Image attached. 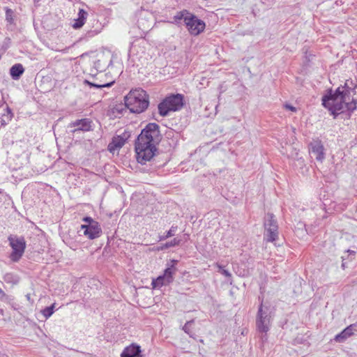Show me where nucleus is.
Masks as SVG:
<instances>
[{
	"mask_svg": "<svg viewBox=\"0 0 357 357\" xmlns=\"http://www.w3.org/2000/svg\"><path fill=\"white\" fill-rule=\"evenodd\" d=\"M160 142V131L158 124L149 123L138 136L135 142L137 160L146 164L151 161L157 151L156 145Z\"/></svg>",
	"mask_w": 357,
	"mask_h": 357,
	"instance_id": "1",
	"label": "nucleus"
},
{
	"mask_svg": "<svg viewBox=\"0 0 357 357\" xmlns=\"http://www.w3.org/2000/svg\"><path fill=\"white\" fill-rule=\"evenodd\" d=\"M284 107H285L287 109H289V110H290V111H291V112H296V108L295 107L292 106V105H290L286 104V105H284Z\"/></svg>",
	"mask_w": 357,
	"mask_h": 357,
	"instance_id": "30",
	"label": "nucleus"
},
{
	"mask_svg": "<svg viewBox=\"0 0 357 357\" xmlns=\"http://www.w3.org/2000/svg\"><path fill=\"white\" fill-rule=\"evenodd\" d=\"M8 240L13 250L10 258L13 261H17L22 257L26 248L24 238L23 237L10 235L8 236Z\"/></svg>",
	"mask_w": 357,
	"mask_h": 357,
	"instance_id": "5",
	"label": "nucleus"
},
{
	"mask_svg": "<svg viewBox=\"0 0 357 357\" xmlns=\"http://www.w3.org/2000/svg\"><path fill=\"white\" fill-rule=\"evenodd\" d=\"M264 238L267 241L273 242L278 238V225L273 214H267L264 222Z\"/></svg>",
	"mask_w": 357,
	"mask_h": 357,
	"instance_id": "7",
	"label": "nucleus"
},
{
	"mask_svg": "<svg viewBox=\"0 0 357 357\" xmlns=\"http://www.w3.org/2000/svg\"><path fill=\"white\" fill-rule=\"evenodd\" d=\"M70 126L71 127H77V128L75 129L74 132H75L77 130L88 131L91 128V121L86 119H84L72 122Z\"/></svg>",
	"mask_w": 357,
	"mask_h": 357,
	"instance_id": "13",
	"label": "nucleus"
},
{
	"mask_svg": "<svg viewBox=\"0 0 357 357\" xmlns=\"http://www.w3.org/2000/svg\"><path fill=\"white\" fill-rule=\"evenodd\" d=\"M220 273L225 276L226 278H231V274L227 270H222L220 271Z\"/></svg>",
	"mask_w": 357,
	"mask_h": 357,
	"instance_id": "29",
	"label": "nucleus"
},
{
	"mask_svg": "<svg viewBox=\"0 0 357 357\" xmlns=\"http://www.w3.org/2000/svg\"><path fill=\"white\" fill-rule=\"evenodd\" d=\"M176 231V227H172L171 229L166 233L165 235L160 236L159 237V241H163L167 238L174 236Z\"/></svg>",
	"mask_w": 357,
	"mask_h": 357,
	"instance_id": "24",
	"label": "nucleus"
},
{
	"mask_svg": "<svg viewBox=\"0 0 357 357\" xmlns=\"http://www.w3.org/2000/svg\"><path fill=\"white\" fill-rule=\"evenodd\" d=\"M11 14H12V11H11V10L8 9V10H6V17H7V20H9V17H10Z\"/></svg>",
	"mask_w": 357,
	"mask_h": 357,
	"instance_id": "32",
	"label": "nucleus"
},
{
	"mask_svg": "<svg viewBox=\"0 0 357 357\" xmlns=\"http://www.w3.org/2000/svg\"><path fill=\"white\" fill-rule=\"evenodd\" d=\"M309 152L316 160L322 162L325 158L324 147L319 140H313L309 145Z\"/></svg>",
	"mask_w": 357,
	"mask_h": 357,
	"instance_id": "11",
	"label": "nucleus"
},
{
	"mask_svg": "<svg viewBox=\"0 0 357 357\" xmlns=\"http://www.w3.org/2000/svg\"><path fill=\"white\" fill-rule=\"evenodd\" d=\"M83 221L87 223L86 225H92V222H98L97 221L94 220L93 219H92L90 217L84 218Z\"/></svg>",
	"mask_w": 357,
	"mask_h": 357,
	"instance_id": "28",
	"label": "nucleus"
},
{
	"mask_svg": "<svg viewBox=\"0 0 357 357\" xmlns=\"http://www.w3.org/2000/svg\"><path fill=\"white\" fill-rule=\"evenodd\" d=\"M271 316L267 307L260 305L257 318V327L259 332L266 333L269 330Z\"/></svg>",
	"mask_w": 357,
	"mask_h": 357,
	"instance_id": "6",
	"label": "nucleus"
},
{
	"mask_svg": "<svg viewBox=\"0 0 357 357\" xmlns=\"http://www.w3.org/2000/svg\"><path fill=\"white\" fill-rule=\"evenodd\" d=\"M84 22L77 19L75 22V23L73 24V27L75 29H79V28H81L84 24Z\"/></svg>",
	"mask_w": 357,
	"mask_h": 357,
	"instance_id": "27",
	"label": "nucleus"
},
{
	"mask_svg": "<svg viewBox=\"0 0 357 357\" xmlns=\"http://www.w3.org/2000/svg\"><path fill=\"white\" fill-rule=\"evenodd\" d=\"M174 268L173 266L166 268L162 275H160L156 279L153 280L151 282L153 288L159 289L164 285L171 283L174 280Z\"/></svg>",
	"mask_w": 357,
	"mask_h": 357,
	"instance_id": "9",
	"label": "nucleus"
},
{
	"mask_svg": "<svg viewBox=\"0 0 357 357\" xmlns=\"http://www.w3.org/2000/svg\"><path fill=\"white\" fill-rule=\"evenodd\" d=\"M141 353V349L139 345L132 344L124 349L121 354V357H137Z\"/></svg>",
	"mask_w": 357,
	"mask_h": 357,
	"instance_id": "12",
	"label": "nucleus"
},
{
	"mask_svg": "<svg viewBox=\"0 0 357 357\" xmlns=\"http://www.w3.org/2000/svg\"><path fill=\"white\" fill-rule=\"evenodd\" d=\"M193 321H187L183 327V330L188 334H190V326L192 324Z\"/></svg>",
	"mask_w": 357,
	"mask_h": 357,
	"instance_id": "26",
	"label": "nucleus"
},
{
	"mask_svg": "<svg viewBox=\"0 0 357 357\" xmlns=\"http://www.w3.org/2000/svg\"><path fill=\"white\" fill-rule=\"evenodd\" d=\"M216 266L218 268V271H219L220 273V271H222V270H225V269L223 268V266H221V265H220V264H216Z\"/></svg>",
	"mask_w": 357,
	"mask_h": 357,
	"instance_id": "33",
	"label": "nucleus"
},
{
	"mask_svg": "<svg viewBox=\"0 0 357 357\" xmlns=\"http://www.w3.org/2000/svg\"><path fill=\"white\" fill-rule=\"evenodd\" d=\"M125 105L132 113H141L149 106V97L142 89L131 90L124 98Z\"/></svg>",
	"mask_w": 357,
	"mask_h": 357,
	"instance_id": "3",
	"label": "nucleus"
},
{
	"mask_svg": "<svg viewBox=\"0 0 357 357\" xmlns=\"http://www.w3.org/2000/svg\"><path fill=\"white\" fill-rule=\"evenodd\" d=\"M111 59H109L106 56H102L100 59H99L94 63V66L98 70L102 71L107 67H108L111 64Z\"/></svg>",
	"mask_w": 357,
	"mask_h": 357,
	"instance_id": "15",
	"label": "nucleus"
},
{
	"mask_svg": "<svg viewBox=\"0 0 357 357\" xmlns=\"http://www.w3.org/2000/svg\"><path fill=\"white\" fill-rule=\"evenodd\" d=\"M24 69L22 64H15L10 68V74L14 79H17L23 74Z\"/></svg>",
	"mask_w": 357,
	"mask_h": 357,
	"instance_id": "16",
	"label": "nucleus"
},
{
	"mask_svg": "<svg viewBox=\"0 0 357 357\" xmlns=\"http://www.w3.org/2000/svg\"><path fill=\"white\" fill-rule=\"evenodd\" d=\"M180 240L175 238H174L172 241H171L170 242H167L165 244H163L160 248H159L158 250H164V249H167L169 248H171V247H174L176 245H179L180 243Z\"/></svg>",
	"mask_w": 357,
	"mask_h": 357,
	"instance_id": "20",
	"label": "nucleus"
},
{
	"mask_svg": "<svg viewBox=\"0 0 357 357\" xmlns=\"http://www.w3.org/2000/svg\"><path fill=\"white\" fill-rule=\"evenodd\" d=\"M81 231L89 239H94L98 238L101 233L102 229L98 222H92L91 225H81Z\"/></svg>",
	"mask_w": 357,
	"mask_h": 357,
	"instance_id": "10",
	"label": "nucleus"
},
{
	"mask_svg": "<svg viewBox=\"0 0 357 357\" xmlns=\"http://www.w3.org/2000/svg\"><path fill=\"white\" fill-rule=\"evenodd\" d=\"M126 142V139L121 136H117L114 137L112 142L109 145V150L112 151L113 147L116 149L121 148Z\"/></svg>",
	"mask_w": 357,
	"mask_h": 357,
	"instance_id": "18",
	"label": "nucleus"
},
{
	"mask_svg": "<svg viewBox=\"0 0 357 357\" xmlns=\"http://www.w3.org/2000/svg\"><path fill=\"white\" fill-rule=\"evenodd\" d=\"M191 13H188L187 10H183L176 13V15L174 17L175 21L183 20L185 21V18H188Z\"/></svg>",
	"mask_w": 357,
	"mask_h": 357,
	"instance_id": "23",
	"label": "nucleus"
},
{
	"mask_svg": "<svg viewBox=\"0 0 357 357\" xmlns=\"http://www.w3.org/2000/svg\"><path fill=\"white\" fill-rule=\"evenodd\" d=\"M55 303H53L51 306L47 307L45 309H43L41 312L43 315L46 318L48 319L50 317L52 314L54 313V309L55 307Z\"/></svg>",
	"mask_w": 357,
	"mask_h": 357,
	"instance_id": "21",
	"label": "nucleus"
},
{
	"mask_svg": "<svg viewBox=\"0 0 357 357\" xmlns=\"http://www.w3.org/2000/svg\"><path fill=\"white\" fill-rule=\"evenodd\" d=\"M5 296V293L0 288V298H2Z\"/></svg>",
	"mask_w": 357,
	"mask_h": 357,
	"instance_id": "34",
	"label": "nucleus"
},
{
	"mask_svg": "<svg viewBox=\"0 0 357 357\" xmlns=\"http://www.w3.org/2000/svg\"><path fill=\"white\" fill-rule=\"evenodd\" d=\"M355 93L354 89L348 86L347 83H345L344 86L338 87L334 93L331 92L329 96H324L322 105L334 117L346 110L353 112L357 104L354 98Z\"/></svg>",
	"mask_w": 357,
	"mask_h": 357,
	"instance_id": "2",
	"label": "nucleus"
},
{
	"mask_svg": "<svg viewBox=\"0 0 357 357\" xmlns=\"http://www.w3.org/2000/svg\"><path fill=\"white\" fill-rule=\"evenodd\" d=\"M87 15H88L87 13L84 9H80L78 13V18L77 19L85 22Z\"/></svg>",
	"mask_w": 357,
	"mask_h": 357,
	"instance_id": "25",
	"label": "nucleus"
},
{
	"mask_svg": "<svg viewBox=\"0 0 357 357\" xmlns=\"http://www.w3.org/2000/svg\"><path fill=\"white\" fill-rule=\"evenodd\" d=\"M84 83L88 84V85H89V86H91L96 87L97 89H102V88H105V87H110V86H112L114 84V82L112 81V82H107V83L96 84V83L90 82L88 80H85Z\"/></svg>",
	"mask_w": 357,
	"mask_h": 357,
	"instance_id": "19",
	"label": "nucleus"
},
{
	"mask_svg": "<svg viewBox=\"0 0 357 357\" xmlns=\"http://www.w3.org/2000/svg\"><path fill=\"white\" fill-rule=\"evenodd\" d=\"M183 105V97L181 94L172 95L167 97L158 105L159 113L165 116L170 111H177Z\"/></svg>",
	"mask_w": 357,
	"mask_h": 357,
	"instance_id": "4",
	"label": "nucleus"
},
{
	"mask_svg": "<svg viewBox=\"0 0 357 357\" xmlns=\"http://www.w3.org/2000/svg\"><path fill=\"white\" fill-rule=\"evenodd\" d=\"M3 280L7 283L16 284L18 282L17 278L13 273H6L3 275Z\"/></svg>",
	"mask_w": 357,
	"mask_h": 357,
	"instance_id": "22",
	"label": "nucleus"
},
{
	"mask_svg": "<svg viewBox=\"0 0 357 357\" xmlns=\"http://www.w3.org/2000/svg\"><path fill=\"white\" fill-rule=\"evenodd\" d=\"M99 32L96 31H91L88 33L89 36H93L95 35H97Z\"/></svg>",
	"mask_w": 357,
	"mask_h": 357,
	"instance_id": "31",
	"label": "nucleus"
},
{
	"mask_svg": "<svg viewBox=\"0 0 357 357\" xmlns=\"http://www.w3.org/2000/svg\"><path fill=\"white\" fill-rule=\"evenodd\" d=\"M13 116V114L11 109L7 107L1 117L0 123L1 126H6L10 121H11Z\"/></svg>",
	"mask_w": 357,
	"mask_h": 357,
	"instance_id": "17",
	"label": "nucleus"
},
{
	"mask_svg": "<svg viewBox=\"0 0 357 357\" xmlns=\"http://www.w3.org/2000/svg\"><path fill=\"white\" fill-rule=\"evenodd\" d=\"M354 326L350 325L347 328H346L343 331H342L340 333L337 334L335 340L337 342H344L347 338L350 337L353 334V329Z\"/></svg>",
	"mask_w": 357,
	"mask_h": 357,
	"instance_id": "14",
	"label": "nucleus"
},
{
	"mask_svg": "<svg viewBox=\"0 0 357 357\" xmlns=\"http://www.w3.org/2000/svg\"><path fill=\"white\" fill-rule=\"evenodd\" d=\"M185 25L192 35L197 36L204 30L205 23L195 15L190 14L188 18H185Z\"/></svg>",
	"mask_w": 357,
	"mask_h": 357,
	"instance_id": "8",
	"label": "nucleus"
}]
</instances>
